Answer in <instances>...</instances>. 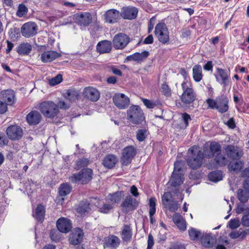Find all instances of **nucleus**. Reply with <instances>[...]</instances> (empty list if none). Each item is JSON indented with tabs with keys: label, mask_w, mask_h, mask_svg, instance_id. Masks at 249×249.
Masks as SVG:
<instances>
[{
	"label": "nucleus",
	"mask_w": 249,
	"mask_h": 249,
	"mask_svg": "<svg viewBox=\"0 0 249 249\" xmlns=\"http://www.w3.org/2000/svg\"><path fill=\"white\" fill-rule=\"evenodd\" d=\"M149 54V52L146 51L142 53H135L128 56L126 59L128 61H134L140 63L145 59L148 56Z\"/></svg>",
	"instance_id": "obj_26"
},
{
	"label": "nucleus",
	"mask_w": 249,
	"mask_h": 249,
	"mask_svg": "<svg viewBox=\"0 0 249 249\" xmlns=\"http://www.w3.org/2000/svg\"><path fill=\"white\" fill-rule=\"evenodd\" d=\"M142 101L144 105L148 108H153L156 106L154 102L149 100L142 98Z\"/></svg>",
	"instance_id": "obj_56"
},
{
	"label": "nucleus",
	"mask_w": 249,
	"mask_h": 249,
	"mask_svg": "<svg viewBox=\"0 0 249 249\" xmlns=\"http://www.w3.org/2000/svg\"><path fill=\"white\" fill-rule=\"evenodd\" d=\"M181 87L183 90L181 96V101L185 104H190L193 103L195 100L196 95L191 88L190 82H188L187 81H183L181 84Z\"/></svg>",
	"instance_id": "obj_6"
},
{
	"label": "nucleus",
	"mask_w": 249,
	"mask_h": 249,
	"mask_svg": "<svg viewBox=\"0 0 249 249\" xmlns=\"http://www.w3.org/2000/svg\"><path fill=\"white\" fill-rule=\"evenodd\" d=\"M188 152L191 154L187 160L188 165L192 169L199 168L202 164L205 157L199 147L194 145L189 149Z\"/></svg>",
	"instance_id": "obj_2"
},
{
	"label": "nucleus",
	"mask_w": 249,
	"mask_h": 249,
	"mask_svg": "<svg viewBox=\"0 0 249 249\" xmlns=\"http://www.w3.org/2000/svg\"><path fill=\"white\" fill-rule=\"evenodd\" d=\"M84 97L92 102L97 101L100 97L99 91L92 87L85 88L83 91Z\"/></svg>",
	"instance_id": "obj_14"
},
{
	"label": "nucleus",
	"mask_w": 249,
	"mask_h": 249,
	"mask_svg": "<svg viewBox=\"0 0 249 249\" xmlns=\"http://www.w3.org/2000/svg\"><path fill=\"white\" fill-rule=\"evenodd\" d=\"M206 102L209 108H215L220 113L226 112L229 109V100L224 96H219L215 100L208 98L206 100Z\"/></svg>",
	"instance_id": "obj_4"
},
{
	"label": "nucleus",
	"mask_w": 249,
	"mask_h": 249,
	"mask_svg": "<svg viewBox=\"0 0 249 249\" xmlns=\"http://www.w3.org/2000/svg\"><path fill=\"white\" fill-rule=\"evenodd\" d=\"M120 243V239L114 235H110L105 239V244L107 247L112 249H116Z\"/></svg>",
	"instance_id": "obj_29"
},
{
	"label": "nucleus",
	"mask_w": 249,
	"mask_h": 249,
	"mask_svg": "<svg viewBox=\"0 0 249 249\" xmlns=\"http://www.w3.org/2000/svg\"><path fill=\"white\" fill-rule=\"evenodd\" d=\"M110 69L114 74L119 76L122 75V72L116 66H112L110 67Z\"/></svg>",
	"instance_id": "obj_61"
},
{
	"label": "nucleus",
	"mask_w": 249,
	"mask_h": 249,
	"mask_svg": "<svg viewBox=\"0 0 249 249\" xmlns=\"http://www.w3.org/2000/svg\"><path fill=\"white\" fill-rule=\"evenodd\" d=\"M155 34L159 41L165 44L169 41V33L166 25L164 23H158L155 29Z\"/></svg>",
	"instance_id": "obj_9"
},
{
	"label": "nucleus",
	"mask_w": 249,
	"mask_h": 249,
	"mask_svg": "<svg viewBox=\"0 0 249 249\" xmlns=\"http://www.w3.org/2000/svg\"><path fill=\"white\" fill-rule=\"evenodd\" d=\"M188 232L191 239L193 240H196L199 238L201 239L204 233L193 228L189 229Z\"/></svg>",
	"instance_id": "obj_44"
},
{
	"label": "nucleus",
	"mask_w": 249,
	"mask_h": 249,
	"mask_svg": "<svg viewBox=\"0 0 249 249\" xmlns=\"http://www.w3.org/2000/svg\"><path fill=\"white\" fill-rule=\"evenodd\" d=\"M71 190V186L68 183L62 184L59 188V195L65 196L68 195Z\"/></svg>",
	"instance_id": "obj_45"
},
{
	"label": "nucleus",
	"mask_w": 249,
	"mask_h": 249,
	"mask_svg": "<svg viewBox=\"0 0 249 249\" xmlns=\"http://www.w3.org/2000/svg\"><path fill=\"white\" fill-rule=\"evenodd\" d=\"M120 16V12L114 9L107 10L104 15L106 22L109 23L117 22Z\"/></svg>",
	"instance_id": "obj_19"
},
{
	"label": "nucleus",
	"mask_w": 249,
	"mask_h": 249,
	"mask_svg": "<svg viewBox=\"0 0 249 249\" xmlns=\"http://www.w3.org/2000/svg\"><path fill=\"white\" fill-rule=\"evenodd\" d=\"M0 99L9 105H12L15 102V94L12 90L2 91L0 93Z\"/></svg>",
	"instance_id": "obj_23"
},
{
	"label": "nucleus",
	"mask_w": 249,
	"mask_h": 249,
	"mask_svg": "<svg viewBox=\"0 0 249 249\" xmlns=\"http://www.w3.org/2000/svg\"><path fill=\"white\" fill-rule=\"evenodd\" d=\"M113 103L120 109H124L129 105L130 100L128 96L124 93H116L112 97Z\"/></svg>",
	"instance_id": "obj_10"
},
{
	"label": "nucleus",
	"mask_w": 249,
	"mask_h": 249,
	"mask_svg": "<svg viewBox=\"0 0 249 249\" xmlns=\"http://www.w3.org/2000/svg\"><path fill=\"white\" fill-rule=\"evenodd\" d=\"M65 100L68 101L71 104L76 100L78 97V93L74 89H69L64 94Z\"/></svg>",
	"instance_id": "obj_39"
},
{
	"label": "nucleus",
	"mask_w": 249,
	"mask_h": 249,
	"mask_svg": "<svg viewBox=\"0 0 249 249\" xmlns=\"http://www.w3.org/2000/svg\"><path fill=\"white\" fill-rule=\"evenodd\" d=\"M161 89V92L164 95L166 96H169L171 95V90L166 83L162 84Z\"/></svg>",
	"instance_id": "obj_55"
},
{
	"label": "nucleus",
	"mask_w": 249,
	"mask_h": 249,
	"mask_svg": "<svg viewBox=\"0 0 249 249\" xmlns=\"http://www.w3.org/2000/svg\"><path fill=\"white\" fill-rule=\"evenodd\" d=\"M50 237L53 241L57 242L60 239V234L56 230H53L50 232Z\"/></svg>",
	"instance_id": "obj_53"
},
{
	"label": "nucleus",
	"mask_w": 249,
	"mask_h": 249,
	"mask_svg": "<svg viewBox=\"0 0 249 249\" xmlns=\"http://www.w3.org/2000/svg\"><path fill=\"white\" fill-rule=\"evenodd\" d=\"M226 124L230 128L233 129L235 127L236 125L233 118H230L226 123Z\"/></svg>",
	"instance_id": "obj_62"
},
{
	"label": "nucleus",
	"mask_w": 249,
	"mask_h": 249,
	"mask_svg": "<svg viewBox=\"0 0 249 249\" xmlns=\"http://www.w3.org/2000/svg\"><path fill=\"white\" fill-rule=\"evenodd\" d=\"M91 210V209L89 203L87 201L81 202L80 206H79V215H80L81 216H84L86 214L88 213Z\"/></svg>",
	"instance_id": "obj_40"
},
{
	"label": "nucleus",
	"mask_w": 249,
	"mask_h": 249,
	"mask_svg": "<svg viewBox=\"0 0 249 249\" xmlns=\"http://www.w3.org/2000/svg\"><path fill=\"white\" fill-rule=\"evenodd\" d=\"M154 244V238L151 234H149L148 237V242H147V248H149V249H152Z\"/></svg>",
	"instance_id": "obj_58"
},
{
	"label": "nucleus",
	"mask_w": 249,
	"mask_h": 249,
	"mask_svg": "<svg viewBox=\"0 0 249 249\" xmlns=\"http://www.w3.org/2000/svg\"><path fill=\"white\" fill-rule=\"evenodd\" d=\"M56 227L59 232L68 233L72 228L71 221L65 217H61L56 221Z\"/></svg>",
	"instance_id": "obj_16"
},
{
	"label": "nucleus",
	"mask_w": 249,
	"mask_h": 249,
	"mask_svg": "<svg viewBox=\"0 0 249 249\" xmlns=\"http://www.w3.org/2000/svg\"><path fill=\"white\" fill-rule=\"evenodd\" d=\"M37 26L35 22H28L24 23L21 28L22 35L27 38L32 37L35 35L37 32Z\"/></svg>",
	"instance_id": "obj_13"
},
{
	"label": "nucleus",
	"mask_w": 249,
	"mask_h": 249,
	"mask_svg": "<svg viewBox=\"0 0 249 249\" xmlns=\"http://www.w3.org/2000/svg\"><path fill=\"white\" fill-rule=\"evenodd\" d=\"M114 208V206L110 202L106 201L105 202H103L98 206V210L101 213L107 214L112 211Z\"/></svg>",
	"instance_id": "obj_35"
},
{
	"label": "nucleus",
	"mask_w": 249,
	"mask_h": 249,
	"mask_svg": "<svg viewBox=\"0 0 249 249\" xmlns=\"http://www.w3.org/2000/svg\"><path fill=\"white\" fill-rule=\"evenodd\" d=\"M39 108L41 113L48 118H53L58 113L56 104L52 101H45L41 103Z\"/></svg>",
	"instance_id": "obj_5"
},
{
	"label": "nucleus",
	"mask_w": 249,
	"mask_h": 249,
	"mask_svg": "<svg viewBox=\"0 0 249 249\" xmlns=\"http://www.w3.org/2000/svg\"><path fill=\"white\" fill-rule=\"evenodd\" d=\"M173 220L180 230L185 231L186 230V222L180 214L175 213L173 216Z\"/></svg>",
	"instance_id": "obj_33"
},
{
	"label": "nucleus",
	"mask_w": 249,
	"mask_h": 249,
	"mask_svg": "<svg viewBox=\"0 0 249 249\" xmlns=\"http://www.w3.org/2000/svg\"><path fill=\"white\" fill-rule=\"evenodd\" d=\"M146 130H139L137 133V139L139 141L142 142L146 138Z\"/></svg>",
	"instance_id": "obj_54"
},
{
	"label": "nucleus",
	"mask_w": 249,
	"mask_h": 249,
	"mask_svg": "<svg viewBox=\"0 0 249 249\" xmlns=\"http://www.w3.org/2000/svg\"><path fill=\"white\" fill-rule=\"evenodd\" d=\"M71 104L68 101L66 100L65 101L59 100L56 105L58 109H66L70 107Z\"/></svg>",
	"instance_id": "obj_52"
},
{
	"label": "nucleus",
	"mask_w": 249,
	"mask_h": 249,
	"mask_svg": "<svg viewBox=\"0 0 249 249\" xmlns=\"http://www.w3.org/2000/svg\"><path fill=\"white\" fill-rule=\"evenodd\" d=\"M242 95L238 91L235 92L233 94V101L234 103H237L242 99Z\"/></svg>",
	"instance_id": "obj_63"
},
{
	"label": "nucleus",
	"mask_w": 249,
	"mask_h": 249,
	"mask_svg": "<svg viewBox=\"0 0 249 249\" xmlns=\"http://www.w3.org/2000/svg\"><path fill=\"white\" fill-rule=\"evenodd\" d=\"M61 56L60 53L54 51H46L41 55L40 59L44 63H48Z\"/></svg>",
	"instance_id": "obj_21"
},
{
	"label": "nucleus",
	"mask_w": 249,
	"mask_h": 249,
	"mask_svg": "<svg viewBox=\"0 0 249 249\" xmlns=\"http://www.w3.org/2000/svg\"><path fill=\"white\" fill-rule=\"evenodd\" d=\"M208 178L210 180L217 182L222 179L223 174L221 171H216L210 173L208 175Z\"/></svg>",
	"instance_id": "obj_43"
},
{
	"label": "nucleus",
	"mask_w": 249,
	"mask_h": 249,
	"mask_svg": "<svg viewBox=\"0 0 249 249\" xmlns=\"http://www.w3.org/2000/svg\"><path fill=\"white\" fill-rule=\"evenodd\" d=\"M237 197L242 202H246L249 198V193L244 189H239L237 192Z\"/></svg>",
	"instance_id": "obj_47"
},
{
	"label": "nucleus",
	"mask_w": 249,
	"mask_h": 249,
	"mask_svg": "<svg viewBox=\"0 0 249 249\" xmlns=\"http://www.w3.org/2000/svg\"><path fill=\"white\" fill-rule=\"evenodd\" d=\"M149 217L150 222L153 224L155 222V219L153 217V215L156 213V199L155 197H151L149 199Z\"/></svg>",
	"instance_id": "obj_37"
},
{
	"label": "nucleus",
	"mask_w": 249,
	"mask_h": 249,
	"mask_svg": "<svg viewBox=\"0 0 249 249\" xmlns=\"http://www.w3.org/2000/svg\"><path fill=\"white\" fill-rule=\"evenodd\" d=\"M111 42L107 40L99 42L96 46L97 51L100 53H108L111 51Z\"/></svg>",
	"instance_id": "obj_24"
},
{
	"label": "nucleus",
	"mask_w": 249,
	"mask_h": 249,
	"mask_svg": "<svg viewBox=\"0 0 249 249\" xmlns=\"http://www.w3.org/2000/svg\"><path fill=\"white\" fill-rule=\"evenodd\" d=\"M240 225V222L238 219H231L228 222V227L231 229H235Z\"/></svg>",
	"instance_id": "obj_51"
},
{
	"label": "nucleus",
	"mask_w": 249,
	"mask_h": 249,
	"mask_svg": "<svg viewBox=\"0 0 249 249\" xmlns=\"http://www.w3.org/2000/svg\"><path fill=\"white\" fill-rule=\"evenodd\" d=\"M63 80L62 75L60 74L57 75L54 77H53L49 80V83L51 86H55L60 83Z\"/></svg>",
	"instance_id": "obj_50"
},
{
	"label": "nucleus",
	"mask_w": 249,
	"mask_h": 249,
	"mask_svg": "<svg viewBox=\"0 0 249 249\" xmlns=\"http://www.w3.org/2000/svg\"><path fill=\"white\" fill-rule=\"evenodd\" d=\"M243 162L241 161H231L228 165L229 170L234 172H239L242 169Z\"/></svg>",
	"instance_id": "obj_46"
},
{
	"label": "nucleus",
	"mask_w": 249,
	"mask_h": 249,
	"mask_svg": "<svg viewBox=\"0 0 249 249\" xmlns=\"http://www.w3.org/2000/svg\"><path fill=\"white\" fill-rule=\"evenodd\" d=\"M6 132L9 138L14 140H19L23 135L22 128L18 125H12L8 126Z\"/></svg>",
	"instance_id": "obj_15"
},
{
	"label": "nucleus",
	"mask_w": 249,
	"mask_h": 249,
	"mask_svg": "<svg viewBox=\"0 0 249 249\" xmlns=\"http://www.w3.org/2000/svg\"><path fill=\"white\" fill-rule=\"evenodd\" d=\"M139 205V201L130 196H127L123 201L121 206L125 212H129L136 209Z\"/></svg>",
	"instance_id": "obj_18"
},
{
	"label": "nucleus",
	"mask_w": 249,
	"mask_h": 249,
	"mask_svg": "<svg viewBox=\"0 0 249 249\" xmlns=\"http://www.w3.org/2000/svg\"><path fill=\"white\" fill-rule=\"evenodd\" d=\"M32 46L28 43H23L20 44L17 48V52L20 54H27L32 50Z\"/></svg>",
	"instance_id": "obj_42"
},
{
	"label": "nucleus",
	"mask_w": 249,
	"mask_h": 249,
	"mask_svg": "<svg viewBox=\"0 0 249 249\" xmlns=\"http://www.w3.org/2000/svg\"><path fill=\"white\" fill-rule=\"evenodd\" d=\"M41 119V115L37 111H32L26 116V120L30 125L38 124Z\"/></svg>",
	"instance_id": "obj_25"
},
{
	"label": "nucleus",
	"mask_w": 249,
	"mask_h": 249,
	"mask_svg": "<svg viewBox=\"0 0 249 249\" xmlns=\"http://www.w3.org/2000/svg\"><path fill=\"white\" fill-rule=\"evenodd\" d=\"M138 12V9L135 7H124L120 14L124 18L132 19L136 18Z\"/></svg>",
	"instance_id": "obj_20"
},
{
	"label": "nucleus",
	"mask_w": 249,
	"mask_h": 249,
	"mask_svg": "<svg viewBox=\"0 0 249 249\" xmlns=\"http://www.w3.org/2000/svg\"><path fill=\"white\" fill-rule=\"evenodd\" d=\"M28 12L27 7L23 4H20L18 6L16 15L18 17L21 18L26 15Z\"/></svg>",
	"instance_id": "obj_49"
},
{
	"label": "nucleus",
	"mask_w": 249,
	"mask_h": 249,
	"mask_svg": "<svg viewBox=\"0 0 249 249\" xmlns=\"http://www.w3.org/2000/svg\"><path fill=\"white\" fill-rule=\"evenodd\" d=\"M129 42V37L125 34L119 33L116 35L112 40V44L116 49H123Z\"/></svg>",
	"instance_id": "obj_12"
},
{
	"label": "nucleus",
	"mask_w": 249,
	"mask_h": 249,
	"mask_svg": "<svg viewBox=\"0 0 249 249\" xmlns=\"http://www.w3.org/2000/svg\"><path fill=\"white\" fill-rule=\"evenodd\" d=\"M121 235L124 242H129L132 236V230L130 226L125 225L123 227Z\"/></svg>",
	"instance_id": "obj_34"
},
{
	"label": "nucleus",
	"mask_w": 249,
	"mask_h": 249,
	"mask_svg": "<svg viewBox=\"0 0 249 249\" xmlns=\"http://www.w3.org/2000/svg\"><path fill=\"white\" fill-rule=\"evenodd\" d=\"M203 77L201 66L200 65H196L193 68V77L196 82H200Z\"/></svg>",
	"instance_id": "obj_36"
},
{
	"label": "nucleus",
	"mask_w": 249,
	"mask_h": 249,
	"mask_svg": "<svg viewBox=\"0 0 249 249\" xmlns=\"http://www.w3.org/2000/svg\"><path fill=\"white\" fill-rule=\"evenodd\" d=\"M183 162L180 161L174 163V169L169 181L171 186L177 187L183 183L185 172L183 168Z\"/></svg>",
	"instance_id": "obj_3"
},
{
	"label": "nucleus",
	"mask_w": 249,
	"mask_h": 249,
	"mask_svg": "<svg viewBox=\"0 0 249 249\" xmlns=\"http://www.w3.org/2000/svg\"><path fill=\"white\" fill-rule=\"evenodd\" d=\"M93 172L89 168L83 169L79 173V182L81 184H87L92 178Z\"/></svg>",
	"instance_id": "obj_22"
},
{
	"label": "nucleus",
	"mask_w": 249,
	"mask_h": 249,
	"mask_svg": "<svg viewBox=\"0 0 249 249\" xmlns=\"http://www.w3.org/2000/svg\"><path fill=\"white\" fill-rule=\"evenodd\" d=\"M8 141L4 134L0 132V146H3L8 143Z\"/></svg>",
	"instance_id": "obj_57"
},
{
	"label": "nucleus",
	"mask_w": 249,
	"mask_h": 249,
	"mask_svg": "<svg viewBox=\"0 0 249 249\" xmlns=\"http://www.w3.org/2000/svg\"><path fill=\"white\" fill-rule=\"evenodd\" d=\"M124 196V192H117L112 194H109L106 197L105 201L110 202V203L114 206L115 204L120 202Z\"/></svg>",
	"instance_id": "obj_28"
},
{
	"label": "nucleus",
	"mask_w": 249,
	"mask_h": 249,
	"mask_svg": "<svg viewBox=\"0 0 249 249\" xmlns=\"http://www.w3.org/2000/svg\"><path fill=\"white\" fill-rule=\"evenodd\" d=\"M247 234H249V229L246 231L240 229L238 231H232L229 236L231 239H236L239 237L243 239Z\"/></svg>",
	"instance_id": "obj_41"
},
{
	"label": "nucleus",
	"mask_w": 249,
	"mask_h": 249,
	"mask_svg": "<svg viewBox=\"0 0 249 249\" xmlns=\"http://www.w3.org/2000/svg\"><path fill=\"white\" fill-rule=\"evenodd\" d=\"M241 223L245 227H249V217L247 215H243L241 218Z\"/></svg>",
	"instance_id": "obj_59"
},
{
	"label": "nucleus",
	"mask_w": 249,
	"mask_h": 249,
	"mask_svg": "<svg viewBox=\"0 0 249 249\" xmlns=\"http://www.w3.org/2000/svg\"><path fill=\"white\" fill-rule=\"evenodd\" d=\"M118 162V159L113 155L109 154L106 156L103 160V164L106 168H113Z\"/></svg>",
	"instance_id": "obj_32"
},
{
	"label": "nucleus",
	"mask_w": 249,
	"mask_h": 249,
	"mask_svg": "<svg viewBox=\"0 0 249 249\" xmlns=\"http://www.w3.org/2000/svg\"><path fill=\"white\" fill-rule=\"evenodd\" d=\"M92 21L91 15L88 12L81 13L79 15V25L81 28L88 26Z\"/></svg>",
	"instance_id": "obj_31"
},
{
	"label": "nucleus",
	"mask_w": 249,
	"mask_h": 249,
	"mask_svg": "<svg viewBox=\"0 0 249 249\" xmlns=\"http://www.w3.org/2000/svg\"><path fill=\"white\" fill-rule=\"evenodd\" d=\"M45 207L42 205H38L35 213L33 214V216L38 221L42 222L45 215Z\"/></svg>",
	"instance_id": "obj_38"
},
{
	"label": "nucleus",
	"mask_w": 249,
	"mask_h": 249,
	"mask_svg": "<svg viewBox=\"0 0 249 249\" xmlns=\"http://www.w3.org/2000/svg\"><path fill=\"white\" fill-rule=\"evenodd\" d=\"M7 104L0 101V114L5 113L7 110Z\"/></svg>",
	"instance_id": "obj_60"
},
{
	"label": "nucleus",
	"mask_w": 249,
	"mask_h": 249,
	"mask_svg": "<svg viewBox=\"0 0 249 249\" xmlns=\"http://www.w3.org/2000/svg\"><path fill=\"white\" fill-rule=\"evenodd\" d=\"M136 153V149L133 146H129L124 149L121 161L123 165H127Z\"/></svg>",
	"instance_id": "obj_17"
},
{
	"label": "nucleus",
	"mask_w": 249,
	"mask_h": 249,
	"mask_svg": "<svg viewBox=\"0 0 249 249\" xmlns=\"http://www.w3.org/2000/svg\"><path fill=\"white\" fill-rule=\"evenodd\" d=\"M225 152L228 158L233 160L239 158L242 156V153L239 152L233 145H228L225 148Z\"/></svg>",
	"instance_id": "obj_30"
},
{
	"label": "nucleus",
	"mask_w": 249,
	"mask_h": 249,
	"mask_svg": "<svg viewBox=\"0 0 249 249\" xmlns=\"http://www.w3.org/2000/svg\"><path fill=\"white\" fill-rule=\"evenodd\" d=\"M216 239L210 233H203L201 237V243L203 246L207 248L213 247L215 243Z\"/></svg>",
	"instance_id": "obj_27"
},
{
	"label": "nucleus",
	"mask_w": 249,
	"mask_h": 249,
	"mask_svg": "<svg viewBox=\"0 0 249 249\" xmlns=\"http://www.w3.org/2000/svg\"><path fill=\"white\" fill-rule=\"evenodd\" d=\"M172 197V194L169 192L164 193L162 196V203L167 214L168 211L173 213L176 212L178 209V202L177 201L171 200Z\"/></svg>",
	"instance_id": "obj_7"
},
{
	"label": "nucleus",
	"mask_w": 249,
	"mask_h": 249,
	"mask_svg": "<svg viewBox=\"0 0 249 249\" xmlns=\"http://www.w3.org/2000/svg\"><path fill=\"white\" fill-rule=\"evenodd\" d=\"M130 193L135 197H137L139 195L138 189L135 185H132L130 188Z\"/></svg>",
	"instance_id": "obj_64"
},
{
	"label": "nucleus",
	"mask_w": 249,
	"mask_h": 249,
	"mask_svg": "<svg viewBox=\"0 0 249 249\" xmlns=\"http://www.w3.org/2000/svg\"><path fill=\"white\" fill-rule=\"evenodd\" d=\"M220 145L215 142L211 143L209 148L204 149L205 157L211 158L215 157L216 166L225 165L228 162L227 159L220 153ZM215 167V165H214Z\"/></svg>",
	"instance_id": "obj_1"
},
{
	"label": "nucleus",
	"mask_w": 249,
	"mask_h": 249,
	"mask_svg": "<svg viewBox=\"0 0 249 249\" xmlns=\"http://www.w3.org/2000/svg\"><path fill=\"white\" fill-rule=\"evenodd\" d=\"M69 241L71 245H76L78 244V230L76 228L71 232L69 237Z\"/></svg>",
	"instance_id": "obj_48"
},
{
	"label": "nucleus",
	"mask_w": 249,
	"mask_h": 249,
	"mask_svg": "<svg viewBox=\"0 0 249 249\" xmlns=\"http://www.w3.org/2000/svg\"><path fill=\"white\" fill-rule=\"evenodd\" d=\"M216 80L223 88H226L229 85L230 83V74L226 70L217 68L216 70V73L214 74Z\"/></svg>",
	"instance_id": "obj_11"
},
{
	"label": "nucleus",
	"mask_w": 249,
	"mask_h": 249,
	"mask_svg": "<svg viewBox=\"0 0 249 249\" xmlns=\"http://www.w3.org/2000/svg\"><path fill=\"white\" fill-rule=\"evenodd\" d=\"M128 119L133 124L141 123L144 119L143 113L138 106H132L127 110Z\"/></svg>",
	"instance_id": "obj_8"
}]
</instances>
